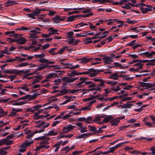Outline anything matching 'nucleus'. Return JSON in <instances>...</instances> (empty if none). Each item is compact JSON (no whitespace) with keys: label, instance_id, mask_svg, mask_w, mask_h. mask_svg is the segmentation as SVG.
Masks as SVG:
<instances>
[{"label":"nucleus","instance_id":"45","mask_svg":"<svg viewBox=\"0 0 155 155\" xmlns=\"http://www.w3.org/2000/svg\"><path fill=\"white\" fill-rule=\"evenodd\" d=\"M128 142L127 141H126V142H122L120 143H118V144H116V145L114 146V147L116 148V149L117 148L119 147H120V146H121L124 143H128Z\"/></svg>","mask_w":155,"mask_h":155},{"label":"nucleus","instance_id":"33","mask_svg":"<svg viewBox=\"0 0 155 155\" xmlns=\"http://www.w3.org/2000/svg\"><path fill=\"white\" fill-rule=\"evenodd\" d=\"M68 92V90L65 89L60 90V91L61 95L66 94Z\"/></svg>","mask_w":155,"mask_h":155},{"label":"nucleus","instance_id":"12","mask_svg":"<svg viewBox=\"0 0 155 155\" xmlns=\"http://www.w3.org/2000/svg\"><path fill=\"white\" fill-rule=\"evenodd\" d=\"M15 31H8L5 32V34L8 35L10 37L15 36V38H18V36H19L18 34H15Z\"/></svg>","mask_w":155,"mask_h":155},{"label":"nucleus","instance_id":"60","mask_svg":"<svg viewBox=\"0 0 155 155\" xmlns=\"http://www.w3.org/2000/svg\"><path fill=\"white\" fill-rule=\"evenodd\" d=\"M50 45L48 44H46L44 45L43 46L42 48V49L43 51L45 50V49H47L48 48Z\"/></svg>","mask_w":155,"mask_h":155},{"label":"nucleus","instance_id":"10","mask_svg":"<svg viewBox=\"0 0 155 155\" xmlns=\"http://www.w3.org/2000/svg\"><path fill=\"white\" fill-rule=\"evenodd\" d=\"M62 80L64 82L68 83L73 82L75 81V79L71 77H64L62 78Z\"/></svg>","mask_w":155,"mask_h":155},{"label":"nucleus","instance_id":"19","mask_svg":"<svg viewBox=\"0 0 155 155\" xmlns=\"http://www.w3.org/2000/svg\"><path fill=\"white\" fill-rule=\"evenodd\" d=\"M78 15L70 16L67 18V21L68 22H72L75 20V18H78Z\"/></svg>","mask_w":155,"mask_h":155},{"label":"nucleus","instance_id":"43","mask_svg":"<svg viewBox=\"0 0 155 155\" xmlns=\"http://www.w3.org/2000/svg\"><path fill=\"white\" fill-rule=\"evenodd\" d=\"M28 65H29V64L27 62H23L18 65V66L19 67H22L27 66Z\"/></svg>","mask_w":155,"mask_h":155},{"label":"nucleus","instance_id":"24","mask_svg":"<svg viewBox=\"0 0 155 155\" xmlns=\"http://www.w3.org/2000/svg\"><path fill=\"white\" fill-rule=\"evenodd\" d=\"M119 122V120L116 118L114 119L110 123L111 126H114L117 125L118 123Z\"/></svg>","mask_w":155,"mask_h":155},{"label":"nucleus","instance_id":"31","mask_svg":"<svg viewBox=\"0 0 155 155\" xmlns=\"http://www.w3.org/2000/svg\"><path fill=\"white\" fill-rule=\"evenodd\" d=\"M30 71V69H26L25 71L23 70H21L18 71L19 73V74H26V73H29Z\"/></svg>","mask_w":155,"mask_h":155},{"label":"nucleus","instance_id":"39","mask_svg":"<svg viewBox=\"0 0 155 155\" xmlns=\"http://www.w3.org/2000/svg\"><path fill=\"white\" fill-rule=\"evenodd\" d=\"M143 54H144V55L147 56L148 58L151 57L152 56V54L151 52L150 53L148 51H146L145 52L143 53Z\"/></svg>","mask_w":155,"mask_h":155},{"label":"nucleus","instance_id":"38","mask_svg":"<svg viewBox=\"0 0 155 155\" xmlns=\"http://www.w3.org/2000/svg\"><path fill=\"white\" fill-rule=\"evenodd\" d=\"M123 24H121L120 25H118L117 26H114L112 27V28H117V30H115L114 31V32H117L119 30V29L118 28H119L121 27H122L123 26Z\"/></svg>","mask_w":155,"mask_h":155},{"label":"nucleus","instance_id":"35","mask_svg":"<svg viewBox=\"0 0 155 155\" xmlns=\"http://www.w3.org/2000/svg\"><path fill=\"white\" fill-rule=\"evenodd\" d=\"M92 119V117L91 116H89L87 117V119H86V120L85 121V122L88 124L91 123H92L91 121Z\"/></svg>","mask_w":155,"mask_h":155},{"label":"nucleus","instance_id":"1","mask_svg":"<svg viewBox=\"0 0 155 155\" xmlns=\"http://www.w3.org/2000/svg\"><path fill=\"white\" fill-rule=\"evenodd\" d=\"M38 61L41 63H46L45 65H47V67L48 68H54L57 66V65H49L48 64H53L55 63L54 61H51L48 60L47 59L45 58L44 59H41L39 60Z\"/></svg>","mask_w":155,"mask_h":155},{"label":"nucleus","instance_id":"28","mask_svg":"<svg viewBox=\"0 0 155 155\" xmlns=\"http://www.w3.org/2000/svg\"><path fill=\"white\" fill-rule=\"evenodd\" d=\"M57 74L56 73H53V74H48L46 76V79H49L50 78H51L54 77H55L56 76V75Z\"/></svg>","mask_w":155,"mask_h":155},{"label":"nucleus","instance_id":"9","mask_svg":"<svg viewBox=\"0 0 155 155\" xmlns=\"http://www.w3.org/2000/svg\"><path fill=\"white\" fill-rule=\"evenodd\" d=\"M17 39V43L19 44L23 45L26 43L27 41L25 38L23 37H21L19 35V36H18V38Z\"/></svg>","mask_w":155,"mask_h":155},{"label":"nucleus","instance_id":"17","mask_svg":"<svg viewBox=\"0 0 155 155\" xmlns=\"http://www.w3.org/2000/svg\"><path fill=\"white\" fill-rule=\"evenodd\" d=\"M34 56V57L37 59H39L40 60L44 59V57L45 56V53H41V54H35Z\"/></svg>","mask_w":155,"mask_h":155},{"label":"nucleus","instance_id":"64","mask_svg":"<svg viewBox=\"0 0 155 155\" xmlns=\"http://www.w3.org/2000/svg\"><path fill=\"white\" fill-rule=\"evenodd\" d=\"M150 150L152 152L151 153L153 155H155V147L154 146H153L150 149Z\"/></svg>","mask_w":155,"mask_h":155},{"label":"nucleus","instance_id":"62","mask_svg":"<svg viewBox=\"0 0 155 155\" xmlns=\"http://www.w3.org/2000/svg\"><path fill=\"white\" fill-rule=\"evenodd\" d=\"M100 82V83L99 84H97V86L102 87L104 86V83L105 82V81L103 80Z\"/></svg>","mask_w":155,"mask_h":155},{"label":"nucleus","instance_id":"4","mask_svg":"<svg viewBox=\"0 0 155 155\" xmlns=\"http://www.w3.org/2000/svg\"><path fill=\"white\" fill-rule=\"evenodd\" d=\"M41 30V29L38 27H36L35 29L31 30L30 32L33 33L31 34V37L34 39L38 38V37L35 34L40 33Z\"/></svg>","mask_w":155,"mask_h":155},{"label":"nucleus","instance_id":"11","mask_svg":"<svg viewBox=\"0 0 155 155\" xmlns=\"http://www.w3.org/2000/svg\"><path fill=\"white\" fill-rule=\"evenodd\" d=\"M5 73L8 74H15L16 75L19 74L18 71L17 69H13L12 70H5L4 71Z\"/></svg>","mask_w":155,"mask_h":155},{"label":"nucleus","instance_id":"51","mask_svg":"<svg viewBox=\"0 0 155 155\" xmlns=\"http://www.w3.org/2000/svg\"><path fill=\"white\" fill-rule=\"evenodd\" d=\"M139 139H144L145 140L147 141H150L153 140L152 138H147L145 137H141L138 138Z\"/></svg>","mask_w":155,"mask_h":155},{"label":"nucleus","instance_id":"15","mask_svg":"<svg viewBox=\"0 0 155 155\" xmlns=\"http://www.w3.org/2000/svg\"><path fill=\"white\" fill-rule=\"evenodd\" d=\"M129 103L127 102V104H125L124 105H119V107H121V108H130L131 106L134 105L133 104H129Z\"/></svg>","mask_w":155,"mask_h":155},{"label":"nucleus","instance_id":"56","mask_svg":"<svg viewBox=\"0 0 155 155\" xmlns=\"http://www.w3.org/2000/svg\"><path fill=\"white\" fill-rule=\"evenodd\" d=\"M78 90H79L69 89L68 90V92H70L71 94H74L78 92Z\"/></svg>","mask_w":155,"mask_h":155},{"label":"nucleus","instance_id":"18","mask_svg":"<svg viewBox=\"0 0 155 155\" xmlns=\"http://www.w3.org/2000/svg\"><path fill=\"white\" fill-rule=\"evenodd\" d=\"M68 142V140H65L64 141H63L62 140H61L60 141L58 142L57 143L54 145V147H56L57 146H64L67 144Z\"/></svg>","mask_w":155,"mask_h":155},{"label":"nucleus","instance_id":"58","mask_svg":"<svg viewBox=\"0 0 155 155\" xmlns=\"http://www.w3.org/2000/svg\"><path fill=\"white\" fill-rule=\"evenodd\" d=\"M123 8H125L127 9H130L131 8V7L129 5L127 4H125L124 6H122Z\"/></svg>","mask_w":155,"mask_h":155},{"label":"nucleus","instance_id":"25","mask_svg":"<svg viewBox=\"0 0 155 155\" xmlns=\"http://www.w3.org/2000/svg\"><path fill=\"white\" fill-rule=\"evenodd\" d=\"M113 118L111 116H108L104 118L103 120V122L107 123L110 120L113 119Z\"/></svg>","mask_w":155,"mask_h":155},{"label":"nucleus","instance_id":"22","mask_svg":"<svg viewBox=\"0 0 155 155\" xmlns=\"http://www.w3.org/2000/svg\"><path fill=\"white\" fill-rule=\"evenodd\" d=\"M47 65L45 64H41L39 65V67L36 69V71H41L47 67Z\"/></svg>","mask_w":155,"mask_h":155},{"label":"nucleus","instance_id":"36","mask_svg":"<svg viewBox=\"0 0 155 155\" xmlns=\"http://www.w3.org/2000/svg\"><path fill=\"white\" fill-rule=\"evenodd\" d=\"M79 67V65L78 64L76 65L75 66H72L71 67H64V68H70V69H74L75 68H78Z\"/></svg>","mask_w":155,"mask_h":155},{"label":"nucleus","instance_id":"57","mask_svg":"<svg viewBox=\"0 0 155 155\" xmlns=\"http://www.w3.org/2000/svg\"><path fill=\"white\" fill-rule=\"evenodd\" d=\"M113 59L109 57H107V61L106 64H109L110 63V62H113Z\"/></svg>","mask_w":155,"mask_h":155},{"label":"nucleus","instance_id":"29","mask_svg":"<svg viewBox=\"0 0 155 155\" xmlns=\"http://www.w3.org/2000/svg\"><path fill=\"white\" fill-rule=\"evenodd\" d=\"M15 58L16 61H18L20 62H21L27 60V59H26L25 58H22L21 57H19L18 56H16Z\"/></svg>","mask_w":155,"mask_h":155},{"label":"nucleus","instance_id":"49","mask_svg":"<svg viewBox=\"0 0 155 155\" xmlns=\"http://www.w3.org/2000/svg\"><path fill=\"white\" fill-rule=\"evenodd\" d=\"M74 35V32L73 31H71L69 32H68L67 33V35L68 36V37L69 38H71L72 37L71 36H72Z\"/></svg>","mask_w":155,"mask_h":155},{"label":"nucleus","instance_id":"7","mask_svg":"<svg viewBox=\"0 0 155 155\" xmlns=\"http://www.w3.org/2000/svg\"><path fill=\"white\" fill-rule=\"evenodd\" d=\"M150 7H147V8H144L141 6H139V8L141 10L143 14L147 13L149 11H150L152 10V6L150 5Z\"/></svg>","mask_w":155,"mask_h":155},{"label":"nucleus","instance_id":"40","mask_svg":"<svg viewBox=\"0 0 155 155\" xmlns=\"http://www.w3.org/2000/svg\"><path fill=\"white\" fill-rule=\"evenodd\" d=\"M127 19L128 20V21H127L126 22L129 24H133L136 23L137 22V21L135 20L130 21V19L129 18H127Z\"/></svg>","mask_w":155,"mask_h":155},{"label":"nucleus","instance_id":"41","mask_svg":"<svg viewBox=\"0 0 155 155\" xmlns=\"http://www.w3.org/2000/svg\"><path fill=\"white\" fill-rule=\"evenodd\" d=\"M62 150L63 151H65V153H67L68 151H70V150L69 149V146H67L64 147L62 149Z\"/></svg>","mask_w":155,"mask_h":155},{"label":"nucleus","instance_id":"48","mask_svg":"<svg viewBox=\"0 0 155 155\" xmlns=\"http://www.w3.org/2000/svg\"><path fill=\"white\" fill-rule=\"evenodd\" d=\"M40 10L39 8H36L35 10L34 11L35 14L36 16L38 15L39 14L41 13V11H39Z\"/></svg>","mask_w":155,"mask_h":155},{"label":"nucleus","instance_id":"63","mask_svg":"<svg viewBox=\"0 0 155 155\" xmlns=\"http://www.w3.org/2000/svg\"><path fill=\"white\" fill-rule=\"evenodd\" d=\"M145 124L147 126H148L150 127H153V124L150 122H147L145 123Z\"/></svg>","mask_w":155,"mask_h":155},{"label":"nucleus","instance_id":"27","mask_svg":"<svg viewBox=\"0 0 155 155\" xmlns=\"http://www.w3.org/2000/svg\"><path fill=\"white\" fill-rule=\"evenodd\" d=\"M143 64L141 63L140 62H139L137 63H136L133 65V67L137 66L139 68H143Z\"/></svg>","mask_w":155,"mask_h":155},{"label":"nucleus","instance_id":"26","mask_svg":"<svg viewBox=\"0 0 155 155\" xmlns=\"http://www.w3.org/2000/svg\"><path fill=\"white\" fill-rule=\"evenodd\" d=\"M57 132H54V129L51 130L48 133V134L47 136H55L58 135Z\"/></svg>","mask_w":155,"mask_h":155},{"label":"nucleus","instance_id":"50","mask_svg":"<svg viewBox=\"0 0 155 155\" xmlns=\"http://www.w3.org/2000/svg\"><path fill=\"white\" fill-rule=\"evenodd\" d=\"M13 142L12 140H9L5 138V144L6 145L11 144Z\"/></svg>","mask_w":155,"mask_h":155},{"label":"nucleus","instance_id":"14","mask_svg":"<svg viewBox=\"0 0 155 155\" xmlns=\"http://www.w3.org/2000/svg\"><path fill=\"white\" fill-rule=\"evenodd\" d=\"M33 143V140H26L24 143L21 145V147H26L29 146Z\"/></svg>","mask_w":155,"mask_h":155},{"label":"nucleus","instance_id":"23","mask_svg":"<svg viewBox=\"0 0 155 155\" xmlns=\"http://www.w3.org/2000/svg\"><path fill=\"white\" fill-rule=\"evenodd\" d=\"M49 30L51 32V33L53 34H59V33H58V30L56 29H54L53 28L50 27L49 29Z\"/></svg>","mask_w":155,"mask_h":155},{"label":"nucleus","instance_id":"47","mask_svg":"<svg viewBox=\"0 0 155 155\" xmlns=\"http://www.w3.org/2000/svg\"><path fill=\"white\" fill-rule=\"evenodd\" d=\"M107 126L106 125H103L98 128V131H99V133L102 132L103 131L102 129L106 128Z\"/></svg>","mask_w":155,"mask_h":155},{"label":"nucleus","instance_id":"32","mask_svg":"<svg viewBox=\"0 0 155 155\" xmlns=\"http://www.w3.org/2000/svg\"><path fill=\"white\" fill-rule=\"evenodd\" d=\"M68 46H64L62 48H61L58 52V54H62L63 53L64 50L66 48H68Z\"/></svg>","mask_w":155,"mask_h":155},{"label":"nucleus","instance_id":"6","mask_svg":"<svg viewBox=\"0 0 155 155\" xmlns=\"http://www.w3.org/2000/svg\"><path fill=\"white\" fill-rule=\"evenodd\" d=\"M87 78H88L87 77L81 78L79 79V80L81 81L77 84H76V85H78V87H84V84H85V82H86V81L87 80Z\"/></svg>","mask_w":155,"mask_h":155},{"label":"nucleus","instance_id":"42","mask_svg":"<svg viewBox=\"0 0 155 155\" xmlns=\"http://www.w3.org/2000/svg\"><path fill=\"white\" fill-rule=\"evenodd\" d=\"M94 97H93V96H92L91 97H90L88 98L84 99L83 101L85 102H87L90 101L94 100Z\"/></svg>","mask_w":155,"mask_h":155},{"label":"nucleus","instance_id":"53","mask_svg":"<svg viewBox=\"0 0 155 155\" xmlns=\"http://www.w3.org/2000/svg\"><path fill=\"white\" fill-rule=\"evenodd\" d=\"M47 136H40L36 138L35 140H44Z\"/></svg>","mask_w":155,"mask_h":155},{"label":"nucleus","instance_id":"16","mask_svg":"<svg viewBox=\"0 0 155 155\" xmlns=\"http://www.w3.org/2000/svg\"><path fill=\"white\" fill-rule=\"evenodd\" d=\"M86 84L89 85L88 87V88L95 87L96 86V84L91 81H87L86 82L85 84H84V85L85 86Z\"/></svg>","mask_w":155,"mask_h":155},{"label":"nucleus","instance_id":"52","mask_svg":"<svg viewBox=\"0 0 155 155\" xmlns=\"http://www.w3.org/2000/svg\"><path fill=\"white\" fill-rule=\"evenodd\" d=\"M123 89L127 90H130L131 88H132L133 87V86L132 85H127L125 87L123 86Z\"/></svg>","mask_w":155,"mask_h":155},{"label":"nucleus","instance_id":"2","mask_svg":"<svg viewBox=\"0 0 155 155\" xmlns=\"http://www.w3.org/2000/svg\"><path fill=\"white\" fill-rule=\"evenodd\" d=\"M90 71L89 76L91 77H92L96 76L100 72H104V69H95L93 68H90Z\"/></svg>","mask_w":155,"mask_h":155},{"label":"nucleus","instance_id":"21","mask_svg":"<svg viewBox=\"0 0 155 155\" xmlns=\"http://www.w3.org/2000/svg\"><path fill=\"white\" fill-rule=\"evenodd\" d=\"M72 114V111L69 112L68 114H66L65 115L62 117V118H63L64 120H66L68 119V117L73 116Z\"/></svg>","mask_w":155,"mask_h":155},{"label":"nucleus","instance_id":"3","mask_svg":"<svg viewBox=\"0 0 155 155\" xmlns=\"http://www.w3.org/2000/svg\"><path fill=\"white\" fill-rule=\"evenodd\" d=\"M66 18V17L65 16L61 18L59 15H56L52 18L51 20L52 21L57 23H59L60 21H64Z\"/></svg>","mask_w":155,"mask_h":155},{"label":"nucleus","instance_id":"13","mask_svg":"<svg viewBox=\"0 0 155 155\" xmlns=\"http://www.w3.org/2000/svg\"><path fill=\"white\" fill-rule=\"evenodd\" d=\"M153 87V88H151V90H152L155 89V83H147L146 84V86L145 88V89H148L150 88Z\"/></svg>","mask_w":155,"mask_h":155},{"label":"nucleus","instance_id":"30","mask_svg":"<svg viewBox=\"0 0 155 155\" xmlns=\"http://www.w3.org/2000/svg\"><path fill=\"white\" fill-rule=\"evenodd\" d=\"M112 65H113L114 68L119 67L120 68H123V67L120 64L117 62L114 63L113 64H112Z\"/></svg>","mask_w":155,"mask_h":155},{"label":"nucleus","instance_id":"8","mask_svg":"<svg viewBox=\"0 0 155 155\" xmlns=\"http://www.w3.org/2000/svg\"><path fill=\"white\" fill-rule=\"evenodd\" d=\"M87 127L89 130L93 132V134H96L99 133V131L97 128H96L94 126H92L90 125H87Z\"/></svg>","mask_w":155,"mask_h":155},{"label":"nucleus","instance_id":"61","mask_svg":"<svg viewBox=\"0 0 155 155\" xmlns=\"http://www.w3.org/2000/svg\"><path fill=\"white\" fill-rule=\"evenodd\" d=\"M83 152V151H76L72 152L73 155H77Z\"/></svg>","mask_w":155,"mask_h":155},{"label":"nucleus","instance_id":"5","mask_svg":"<svg viewBox=\"0 0 155 155\" xmlns=\"http://www.w3.org/2000/svg\"><path fill=\"white\" fill-rule=\"evenodd\" d=\"M75 126H72L70 124H69L68 126L64 127L62 130V133L63 134L68 133Z\"/></svg>","mask_w":155,"mask_h":155},{"label":"nucleus","instance_id":"20","mask_svg":"<svg viewBox=\"0 0 155 155\" xmlns=\"http://www.w3.org/2000/svg\"><path fill=\"white\" fill-rule=\"evenodd\" d=\"M92 59L91 58H87L86 57H84L81 59L80 60L81 61V62H83L84 63H86L89 61H91Z\"/></svg>","mask_w":155,"mask_h":155},{"label":"nucleus","instance_id":"54","mask_svg":"<svg viewBox=\"0 0 155 155\" xmlns=\"http://www.w3.org/2000/svg\"><path fill=\"white\" fill-rule=\"evenodd\" d=\"M39 40L41 42H42L43 41H46L48 42L49 41H51L52 40V38H46L45 39H39Z\"/></svg>","mask_w":155,"mask_h":155},{"label":"nucleus","instance_id":"44","mask_svg":"<svg viewBox=\"0 0 155 155\" xmlns=\"http://www.w3.org/2000/svg\"><path fill=\"white\" fill-rule=\"evenodd\" d=\"M17 30H24V31H28L29 30L28 29V27H26L24 26H22L20 28H18Z\"/></svg>","mask_w":155,"mask_h":155},{"label":"nucleus","instance_id":"46","mask_svg":"<svg viewBox=\"0 0 155 155\" xmlns=\"http://www.w3.org/2000/svg\"><path fill=\"white\" fill-rule=\"evenodd\" d=\"M77 71H73L71 73L68 74V75L72 76H74L75 75H77Z\"/></svg>","mask_w":155,"mask_h":155},{"label":"nucleus","instance_id":"34","mask_svg":"<svg viewBox=\"0 0 155 155\" xmlns=\"http://www.w3.org/2000/svg\"><path fill=\"white\" fill-rule=\"evenodd\" d=\"M26 103V102H23L21 101L20 102H15V103L12 104L13 105H22L24 104H25Z\"/></svg>","mask_w":155,"mask_h":155},{"label":"nucleus","instance_id":"59","mask_svg":"<svg viewBox=\"0 0 155 155\" xmlns=\"http://www.w3.org/2000/svg\"><path fill=\"white\" fill-rule=\"evenodd\" d=\"M42 107L41 104H37L33 107V108L35 109L36 110H38V108L40 107Z\"/></svg>","mask_w":155,"mask_h":155},{"label":"nucleus","instance_id":"55","mask_svg":"<svg viewBox=\"0 0 155 155\" xmlns=\"http://www.w3.org/2000/svg\"><path fill=\"white\" fill-rule=\"evenodd\" d=\"M40 95L39 94H38L37 93H34L32 95H31V100H33L34 99L36 98V97L38 95Z\"/></svg>","mask_w":155,"mask_h":155},{"label":"nucleus","instance_id":"37","mask_svg":"<svg viewBox=\"0 0 155 155\" xmlns=\"http://www.w3.org/2000/svg\"><path fill=\"white\" fill-rule=\"evenodd\" d=\"M27 15L29 17L32 18L33 19H35V16H36L34 12L30 14H27Z\"/></svg>","mask_w":155,"mask_h":155}]
</instances>
